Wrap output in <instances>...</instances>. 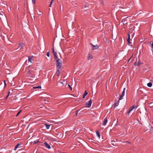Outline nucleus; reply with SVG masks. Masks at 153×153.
<instances>
[{"label": "nucleus", "mask_w": 153, "mask_h": 153, "mask_svg": "<svg viewBox=\"0 0 153 153\" xmlns=\"http://www.w3.org/2000/svg\"><path fill=\"white\" fill-rule=\"evenodd\" d=\"M62 61L60 59H58L56 62V66L57 68L60 69L62 67Z\"/></svg>", "instance_id": "1"}, {"label": "nucleus", "mask_w": 153, "mask_h": 153, "mask_svg": "<svg viewBox=\"0 0 153 153\" xmlns=\"http://www.w3.org/2000/svg\"><path fill=\"white\" fill-rule=\"evenodd\" d=\"M24 44L22 42L19 43V44L18 48L16 50H14L15 52L19 51L21 48L23 47Z\"/></svg>", "instance_id": "2"}, {"label": "nucleus", "mask_w": 153, "mask_h": 153, "mask_svg": "<svg viewBox=\"0 0 153 153\" xmlns=\"http://www.w3.org/2000/svg\"><path fill=\"white\" fill-rule=\"evenodd\" d=\"M27 74L28 75L30 76L29 77L31 78H33V75H34V72L32 70L29 71L27 72Z\"/></svg>", "instance_id": "3"}, {"label": "nucleus", "mask_w": 153, "mask_h": 153, "mask_svg": "<svg viewBox=\"0 0 153 153\" xmlns=\"http://www.w3.org/2000/svg\"><path fill=\"white\" fill-rule=\"evenodd\" d=\"M90 44L91 46H92V50H95L96 49H97L99 48V46H98V45H93V44H92L91 43H90Z\"/></svg>", "instance_id": "4"}, {"label": "nucleus", "mask_w": 153, "mask_h": 153, "mask_svg": "<svg viewBox=\"0 0 153 153\" xmlns=\"http://www.w3.org/2000/svg\"><path fill=\"white\" fill-rule=\"evenodd\" d=\"M125 90H126V88H124L123 91V92H122V94L120 97L119 98V100H120L123 99V97L124 95Z\"/></svg>", "instance_id": "5"}, {"label": "nucleus", "mask_w": 153, "mask_h": 153, "mask_svg": "<svg viewBox=\"0 0 153 153\" xmlns=\"http://www.w3.org/2000/svg\"><path fill=\"white\" fill-rule=\"evenodd\" d=\"M92 102L91 100H90L88 102L86 103L85 105L88 107L89 108L91 106Z\"/></svg>", "instance_id": "6"}, {"label": "nucleus", "mask_w": 153, "mask_h": 153, "mask_svg": "<svg viewBox=\"0 0 153 153\" xmlns=\"http://www.w3.org/2000/svg\"><path fill=\"white\" fill-rule=\"evenodd\" d=\"M122 22H123V25L127 24L128 23L127 20H125V18L122 19Z\"/></svg>", "instance_id": "7"}, {"label": "nucleus", "mask_w": 153, "mask_h": 153, "mask_svg": "<svg viewBox=\"0 0 153 153\" xmlns=\"http://www.w3.org/2000/svg\"><path fill=\"white\" fill-rule=\"evenodd\" d=\"M44 144L45 147L48 148V149H50L51 148L50 146L46 142H45Z\"/></svg>", "instance_id": "8"}, {"label": "nucleus", "mask_w": 153, "mask_h": 153, "mask_svg": "<svg viewBox=\"0 0 153 153\" xmlns=\"http://www.w3.org/2000/svg\"><path fill=\"white\" fill-rule=\"evenodd\" d=\"M107 122V119L106 118H105L103 122V125H105Z\"/></svg>", "instance_id": "9"}, {"label": "nucleus", "mask_w": 153, "mask_h": 153, "mask_svg": "<svg viewBox=\"0 0 153 153\" xmlns=\"http://www.w3.org/2000/svg\"><path fill=\"white\" fill-rule=\"evenodd\" d=\"M53 53V55H54L55 59H57V58H58V56H57V55H56L57 53L56 52H55L54 53Z\"/></svg>", "instance_id": "10"}, {"label": "nucleus", "mask_w": 153, "mask_h": 153, "mask_svg": "<svg viewBox=\"0 0 153 153\" xmlns=\"http://www.w3.org/2000/svg\"><path fill=\"white\" fill-rule=\"evenodd\" d=\"M116 141L114 140H113L111 142V144L113 146H116Z\"/></svg>", "instance_id": "11"}, {"label": "nucleus", "mask_w": 153, "mask_h": 153, "mask_svg": "<svg viewBox=\"0 0 153 153\" xmlns=\"http://www.w3.org/2000/svg\"><path fill=\"white\" fill-rule=\"evenodd\" d=\"M127 41L128 44L131 43L130 42V36L129 34H128V38L127 39Z\"/></svg>", "instance_id": "12"}, {"label": "nucleus", "mask_w": 153, "mask_h": 153, "mask_svg": "<svg viewBox=\"0 0 153 153\" xmlns=\"http://www.w3.org/2000/svg\"><path fill=\"white\" fill-rule=\"evenodd\" d=\"M119 100H119L118 101H117V102H115V103H114V107H115L116 106H118V105L119 104Z\"/></svg>", "instance_id": "13"}, {"label": "nucleus", "mask_w": 153, "mask_h": 153, "mask_svg": "<svg viewBox=\"0 0 153 153\" xmlns=\"http://www.w3.org/2000/svg\"><path fill=\"white\" fill-rule=\"evenodd\" d=\"M92 58H93L91 54H89V56L88 58V60H89L92 59Z\"/></svg>", "instance_id": "14"}, {"label": "nucleus", "mask_w": 153, "mask_h": 153, "mask_svg": "<svg viewBox=\"0 0 153 153\" xmlns=\"http://www.w3.org/2000/svg\"><path fill=\"white\" fill-rule=\"evenodd\" d=\"M42 102L45 103V104H48V103L49 102V101L47 100H42Z\"/></svg>", "instance_id": "15"}, {"label": "nucleus", "mask_w": 153, "mask_h": 153, "mask_svg": "<svg viewBox=\"0 0 153 153\" xmlns=\"http://www.w3.org/2000/svg\"><path fill=\"white\" fill-rule=\"evenodd\" d=\"M60 73V71L59 70L57 69V72H56V74L58 76H59Z\"/></svg>", "instance_id": "16"}, {"label": "nucleus", "mask_w": 153, "mask_h": 153, "mask_svg": "<svg viewBox=\"0 0 153 153\" xmlns=\"http://www.w3.org/2000/svg\"><path fill=\"white\" fill-rule=\"evenodd\" d=\"M88 94V93L86 91H85V92L84 93V94H83L82 98H84L85 96Z\"/></svg>", "instance_id": "17"}, {"label": "nucleus", "mask_w": 153, "mask_h": 153, "mask_svg": "<svg viewBox=\"0 0 153 153\" xmlns=\"http://www.w3.org/2000/svg\"><path fill=\"white\" fill-rule=\"evenodd\" d=\"M45 126L46 127V128L48 129L49 128V127L51 126L50 125L47 124H45Z\"/></svg>", "instance_id": "18"}, {"label": "nucleus", "mask_w": 153, "mask_h": 153, "mask_svg": "<svg viewBox=\"0 0 153 153\" xmlns=\"http://www.w3.org/2000/svg\"><path fill=\"white\" fill-rule=\"evenodd\" d=\"M32 57H33V56H32L31 57L30 56L28 57V60L29 62H31V59Z\"/></svg>", "instance_id": "19"}, {"label": "nucleus", "mask_w": 153, "mask_h": 153, "mask_svg": "<svg viewBox=\"0 0 153 153\" xmlns=\"http://www.w3.org/2000/svg\"><path fill=\"white\" fill-rule=\"evenodd\" d=\"M147 85L149 87H151L152 85V83L150 82L147 84Z\"/></svg>", "instance_id": "20"}, {"label": "nucleus", "mask_w": 153, "mask_h": 153, "mask_svg": "<svg viewBox=\"0 0 153 153\" xmlns=\"http://www.w3.org/2000/svg\"><path fill=\"white\" fill-rule=\"evenodd\" d=\"M41 88V86H38L37 87H33V89H36V88Z\"/></svg>", "instance_id": "21"}, {"label": "nucleus", "mask_w": 153, "mask_h": 153, "mask_svg": "<svg viewBox=\"0 0 153 153\" xmlns=\"http://www.w3.org/2000/svg\"><path fill=\"white\" fill-rule=\"evenodd\" d=\"M96 134L97 136L99 137V138H100V135L99 132L98 131H96Z\"/></svg>", "instance_id": "22"}, {"label": "nucleus", "mask_w": 153, "mask_h": 153, "mask_svg": "<svg viewBox=\"0 0 153 153\" xmlns=\"http://www.w3.org/2000/svg\"><path fill=\"white\" fill-rule=\"evenodd\" d=\"M19 145H20L19 143H18L15 147V149H14V150H16V149H17V148H18V147H19Z\"/></svg>", "instance_id": "23"}, {"label": "nucleus", "mask_w": 153, "mask_h": 153, "mask_svg": "<svg viewBox=\"0 0 153 153\" xmlns=\"http://www.w3.org/2000/svg\"><path fill=\"white\" fill-rule=\"evenodd\" d=\"M142 64V63L139 61L137 63V65H138V66H140V65Z\"/></svg>", "instance_id": "24"}, {"label": "nucleus", "mask_w": 153, "mask_h": 153, "mask_svg": "<svg viewBox=\"0 0 153 153\" xmlns=\"http://www.w3.org/2000/svg\"><path fill=\"white\" fill-rule=\"evenodd\" d=\"M22 110H20L18 113L17 114H16V117H17L20 114V113L21 112Z\"/></svg>", "instance_id": "25"}, {"label": "nucleus", "mask_w": 153, "mask_h": 153, "mask_svg": "<svg viewBox=\"0 0 153 153\" xmlns=\"http://www.w3.org/2000/svg\"><path fill=\"white\" fill-rule=\"evenodd\" d=\"M85 9L86 10H87L88 8V6L85 5Z\"/></svg>", "instance_id": "26"}, {"label": "nucleus", "mask_w": 153, "mask_h": 153, "mask_svg": "<svg viewBox=\"0 0 153 153\" xmlns=\"http://www.w3.org/2000/svg\"><path fill=\"white\" fill-rule=\"evenodd\" d=\"M100 3L102 4L103 5H104V3L103 2V1L102 0H101V1H100Z\"/></svg>", "instance_id": "27"}, {"label": "nucleus", "mask_w": 153, "mask_h": 153, "mask_svg": "<svg viewBox=\"0 0 153 153\" xmlns=\"http://www.w3.org/2000/svg\"><path fill=\"white\" fill-rule=\"evenodd\" d=\"M1 12H0V15H3V14L5 15V14H4V13L2 11H1ZM4 16H5H5H5V15H4Z\"/></svg>", "instance_id": "28"}, {"label": "nucleus", "mask_w": 153, "mask_h": 153, "mask_svg": "<svg viewBox=\"0 0 153 153\" xmlns=\"http://www.w3.org/2000/svg\"><path fill=\"white\" fill-rule=\"evenodd\" d=\"M135 108L134 105H133L132 107H130V108L131 110H132L134 108Z\"/></svg>", "instance_id": "29"}, {"label": "nucleus", "mask_w": 153, "mask_h": 153, "mask_svg": "<svg viewBox=\"0 0 153 153\" xmlns=\"http://www.w3.org/2000/svg\"><path fill=\"white\" fill-rule=\"evenodd\" d=\"M32 2L33 4H35L36 3V0H32Z\"/></svg>", "instance_id": "30"}, {"label": "nucleus", "mask_w": 153, "mask_h": 153, "mask_svg": "<svg viewBox=\"0 0 153 153\" xmlns=\"http://www.w3.org/2000/svg\"><path fill=\"white\" fill-rule=\"evenodd\" d=\"M68 86L71 90V91L72 90V88L69 85H68Z\"/></svg>", "instance_id": "31"}, {"label": "nucleus", "mask_w": 153, "mask_h": 153, "mask_svg": "<svg viewBox=\"0 0 153 153\" xmlns=\"http://www.w3.org/2000/svg\"><path fill=\"white\" fill-rule=\"evenodd\" d=\"M39 142V141H34L33 143L34 144H36V143H37L38 142Z\"/></svg>", "instance_id": "32"}, {"label": "nucleus", "mask_w": 153, "mask_h": 153, "mask_svg": "<svg viewBox=\"0 0 153 153\" xmlns=\"http://www.w3.org/2000/svg\"><path fill=\"white\" fill-rule=\"evenodd\" d=\"M50 53L49 52H48L47 53V55L48 57L49 56Z\"/></svg>", "instance_id": "33"}, {"label": "nucleus", "mask_w": 153, "mask_h": 153, "mask_svg": "<svg viewBox=\"0 0 153 153\" xmlns=\"http://www.w3.org/2000/svg\"><path fill=\"white\" fill-rule=\"evenodd\" d=\"M52 52H53V53H54L55 52L54 51V48L53 47V48H52Z\"/></svg>", "instance_id": "34"}, {"label": "nucleus", "mask_w": 153, "mask_h": 153, "mask_svg": "<svg viewBox=\"0 0 153 153\" xmlns=\"http://www.w3.org/2000/svg\"><path fill=\"white\" fill-rule=\"evenodd\" d=\"M79 111L78 110H77L76 111V115L77 116L78 113V112Z\"/></svg>", "instance_id": "35"}, {"label": "nucleus", "mask_w": 153, "mask_h": 153, "mask_svg": "<svg viewBox=\"0 0 153 153\" xmlns=\"http://www.w3.org/2000/svg\"><path fill=\"white\" fill-rule=\"evenodd\" d=\"M60 10L61 11L62 10V11H63V7H62V8H61V7H60Z\"/></svg>", "instance_id": "36"}, {"label": "nucleus", "mask_w": 153, "mask_h": 153, "mask_svg": "<svg viewBox=\"0 0 153 153\" xmlns=\"http://www.w3.org/2000/svg\"><path fill=\"white\" fill-rule=\"evenodd\" d=\"M54 1V0H51V4H52L53 2Z\"/></svg>", "instance_id": "37"}, {"label": "nucleus", "mask_w": 153, "mask_h": 153, "mask_svg": "<svg viewBox=\"0 0 153 153\" xmlns=\"http://www.w3.org/2000/svg\"><path fill=\"white\" fill-rule=\"evenodd\" d=\"M8 96H9L8 95H7L6 96V97H5V99H7Z\"/></svg>", "instance_id": "38"}, {"label": "nucleus", "mask_w": 153, "mask_h": 153, "mask_svg": "<svg viewBox=\"0 0 153 153\" xmlns=\"http://www.w3.org/2000/svg\"><path fill=\"white\" fill-rule=\"evenodd\" d=\"M134 65H137V62H134Z\"/></svg>", "instance_id": "39"}, {"label": "nucleus", "mask_w": 153, "mask_h": 153, "mask_svg": "<svg viewBox=\"0 0 153 153\" xmlns=\"http://www.w3.org/2000/svg\"><path fill=\"white\" fill-rule=\"evenodd\" d=\"M4 84L5 86L6 87V82H5V81H4Z\"/></svg>", "instance_id": "40"}, {"label": "nucleus", "mask_w": 153, "mask_h": 153, "mask_svg": "<svg viewBox=\"0 0 153 153\" xmlns=\"http://www.w3.org/2000/svg\"><path fill=\"white\" fill-rule=\"evenodd\" d=\"M150 104L152 105V106H153V102H151L150 103Z\"/></svg>", "instance_id": "41"}, {"label": "nucleus", "mask_w": 153, "mask_h": 153, "mask_svg": "<svg viewBox=\"0 0 153 153\" xmlns=\"http://www.w3.org/2000/svg\"><path fill=\"white\" fill-rule=\"evenodd\" d=\"M128 18V17H123L122 18H123V19L124 18H125V19L126 18Z\"/></svg>", "instance_id": "42"}, {"label": "nucleus", "mask_w": 153, "mask_h": 153, "mask_svg": "<svg viewBox=\"0 0 153 153\" xmlns=\"http://www.w3.org/2000/svg\"><path fill=\"white\" fill-rule=\"evenodd\" d=\"M130 111L128 110V112L127 113L128 114H129L130 112Z\"/></svg>", "instance_id": "43"}, {"label": "nucleus", "mask_w": 153, "mask_h": 153, "mask_svg": "<svg viewBox=\"0 0 153 153\" xmlns=\"http://www.w3.org/2000/svg\"><path fill=\"white\" fill-rule=\"evenodd\" d=\"M52 4H51V3H50V4L49 5V7H51V6Z\"/></svg>", "instance_id": "44"}, {"label": "nucleus", "mask_w": 153, "mask_h": 153, "mask_svg": "<svg viewBox=\"0 0 153 153\" xmlns=\"http://www.w3.org/2000/svg\"><path fill=\"white\" fill-rule=\"evenodd\" d=\"M126 143H130L128 141H127Z\"/></svg>", "instance_id": "45"}, {"label": "nucleus", "mask_w": 153, "mask_h": 153, "mask_svg": "<svg viewBox=\"0 0 153 153\" xmlns=\"http://www.w3.org/2000/svg\"><path fill=\"white\" fill-rule=\"evenodd\" d=\"M10 94V92L9 91V92H8V94H7V95H8V96H9V95Z\"/></svg>", "instance_id": "46"}, {"label": "nucleus", "mask_w": 153, "mask_h": 153, "mask_svg": "<svg viewBox=\"0 0 153 153\" xmlns=\"http://www.w3.org/2000/svg\"><path fill=\"white\" fill-rule=\"evenodd\" d=\"M129 111H132V110H131V109L130 108H129Z\"/></svg>", "instance_id": "47"}, {"label": "nucleus", "mask_w": 153, "mask_h": 153, "mask_svg": "<svg viewBox=\"0 0 153 153\" xmlns=\"http://www.w3.org/2000/svg\"><path fill=\"white\" fill-rule=\"evenodd\" d=\"M115 121L117 122V123L116 124V126H117V121Z\"/></svg>", "instance_id": "48"}, {"label": "nucleus", "mask_w": 153, "mask_h": 153, "mask_svg": "<svg viewBox=\"0 0 153 153\" xmlns=\"http://www.w3.org/2000/svg\"><path fill=\"white\" fill-rule=\"evenodd\" d=\"M131 58L129 59V60H128V62L129 61H130V59H131Z\"/></svg>", "instance_id": "49"}, {"label": "nucleus", "mask_w": 153, "mask_h": 153, "mask_svg": "<svg viewBox=\"0 0 153 153\" xmlns=\"http://www.w3.org/2000/svg\"><path fill=\"white\" fill-rule=\"evenodd\" d=\"M60 83H61L62 84H63V86H64V85L63 84V83H62V82H60Z\"/></svg>", "instance_id": "50"}, {"label": "nucleus", "mask_w": 153, "mask_h": 153, "mask_svg": "<svg viewBox=\"0 0 153 153\" xmlns=\"http://www.w3.org/2000/svg\"><path fill=\"white\" fill-rule=\"evenodd\" d=\"M141 14V13H139V14Z\"/></svg>", "instance_id": "51"}, {"label": "nucleus", "mask_w": 153, "mask_h": 153, "mask_svg": "<svg viewBox=\"0 0 153 153\" xmlns=\"http://www.w3.org/2000/svg\"><path fill=\"white\" fill-rule=\"evenodd\" d=\"M0 12H1V11H0Z\"/></svg>", "instance_id": "52"}]
</instances>
